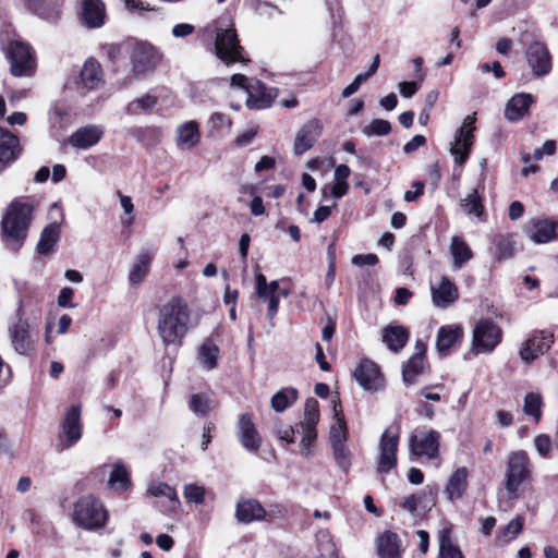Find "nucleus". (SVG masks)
Segmentation results:
<instances>
[{"label":"nucleus","mask_w":558,"mask_h":558,"mask_svg":"<svg viewBox=\"0 0 558 558\" xmlns=\"http://www.w3.org/2000/svg\"><path fill=\"white\" fill-rule=\"evenodd\" d=\"M439 558H464L456 542L451 525H445L437 534Z\"/></svg>","instance_id":"5701e85b"},{"label":"nucleus","mask_w":558,"mask_h":558,"mask_svg":"<svg viewBox=\"0 0 558 558\" xmlns=\"http://www.w3.org/2000/svg\"><path fill=\"white\" fill-rule=\"evenodd\" d=\"M216 56L226 64L234 62L246 63L248 59L243 56V47L240 45L234 27L218 28L215 39Z\"/></svg>","instance_id":"39448f33"},{"label":"nucleus","mask_w":558,"mask_h":558,"mask_svg":"<svg viewBox=\"0 0 558 558\" xmlns=\"http://www.w3.org/2000/svg\"><path fill=\"white\" fill-rule=\"evenodd\" d=\"M533 465L530 457L524 450L511 451L507 458L505 472V488L514 496L519 487L531 478Z\"/></svg>","instance_id":"20e7f679"},{"label":"nucleus","mask_w":558,"mask_h":558,"mask_svg":"<svg viewBox=\"0 0 558 558\" xmlns=\"http://www.w3.org/2000/svg\"><path fill=\"white\" fill-rule=\"evenodd\" d=\"M147 494L153 497H165L171 501L179 502L177 490L163 482H151L147 486Z\"/></svg>","instance_id":"49530a36"},{"label":"nucleus","mask_w":558,"mask_h":558,"mask_svg":"<svg viewBox=\"0 0 558 558\" xmlns=\"http://www.w3.org/2000/svg\"><path fill=\"white\" fill-rule=\"evenodd\" d=\"M534 102V98L529 93H518L513 95L505 108V118L510 122L521 120L529 113V109Z\"/></svg>","instance_id":"412c9836"},{"label":"nucleus","mask_w":558,"mask_h":558,"mask_svg":"<svg viewBox=\"0 0 558 558\" xmlns=\"http://www.w3.org/2000/svg\"><path fill=\"white\" fill-rule=\"evenodd\" d=\"M238 429V436L242 446L248 451H257L262 445V438L248 414L240 416Z\"/></svg>","instance_id":"a211bd4d"},{"label":"nucleus","mask_w":558,"mask_h":558,"mask_svg":"<svg viewBox=\"0 0 558 558\" xmlns=\"http://www.w3.org/2000/svg\"><path fill=\"white\" fill-rule=\"evenodd\" d=\"M319 421V408L315 398H308L304 405V417L300 423L301 428L316 429Z\"/></svg>","instance_id":"c03bdc74"},{"label":"nucleus","mask_w":558,"mask_h":558,"mask_svg":"<svg viewBox=\"0 0 558 558\" xmlns=\"http://www.w3.org/2000/svg\"><path fill=\"white\" fill-rule=\"evenodd\" d=\"M335 413V423L330 426L329 429V439L331 446L345 444L348 438V429L343 415L341 414V409H338V404L333 405Z\"/></svg>","instance_id":"e433bc0d"},{"label":"nucleus","mask_w":558,"mask_h":558,"mask_svg":"<svg viewBox=\"0 0 558 558\" xmlns=\"http://www.w3.org/2000/svg\"><path fill=\"white\" fill-rule=\"evenodd\" d=\"M523 529V519L521 517H515L512 519L502 530L501 537L505 543H508L514 539Z\"/></svg>","instance_id":"864d4df0"},{"label":"nucleus","mask_w":558,"mask_h":558,"mask_svg":"<svg viewBox=\"0 0 558 558\" xmlns=\"http://www.w3.org/2000/svg\"><path fill=\"white\" fill-rule=\"evenodd\" d=\"M333 458L338 466L347 472L351 466V452L345 444L333 445Z\"/></svg>","instance_id":"3c124183"},{"label":"nucleus","mask_w":558,"mask_h":558,"mask_svg":"<svg viewBox=\"0 0 558 558\" xmlns=\"http://www.w3.org/2000/svg\"><path fill=\"white\" fill-rule=\"evenodd\" d=\"M276 435L279 439L284 440L289 444L294 442V429L290 425H279L276 429Z\"/></svg>","instance_id":"69168bd1"},{"label":"nucleus","mask_w":558,"mask_h":558,"mask_svg":"<svg viewBox=\"0 0 558 558\" xmlns=\"http://www.w3.org/2000/svg\"><path fill=\"white\" fill-rule=\"evenodd\" d=\"M184 498L197 505H201L205 500V488L197 484H187L183 488Z\"/></svg>","instance_id":"5fc2aeb1"},{"label":"nucleus","mask_w":558,"mask_h":558,"mask_svg":"<svg viewBox=\"0 0 558 558\" xmlns=\"http://www.w3.org/2000/svg\"><path fill=\"white\" fill-rule=\"evenodd\" d=\"M191 322V312L186 302L178 296L171 298L158 314V335L165 345L178 347L186 336Z\"/></svg>","instance_id":"f257e3e1"},{"label":"nucleus","mask_w":558,"mask_h":558,"mask_svg":"<svg viewBox=\"0 0 558 558\" xmlns=\"http://www.w3.org/2000/svg\"><path fill=\"white\" fill-rule=\"evenodd\" d=\"M449 252L452 257V268L460 269L473 258V252L462 236L454 235L451 239Z\"/></svg>","instance_id":"c756f323"},{"label":"nucleus","mask_w":558,"mask_h":558,"mask_svg":"<svg viewBox=\"0 0 558 558\" xmlns=\"http://www.w3.org/2000/svg\"><path fill=\"white\" fill-rule=\"evenodd\" d=\"M421 501H422V495L413 494V495L407 496L403 499V501L401 502V507H402V509H404L405 511H408L414 515L416 513L417 507L421 504Z\"/></svg>","instance_id":"bf43d9fd"},{"label":"nucleus","mask_w":558,"mask_h":558,"mask_svg":"<svg viewBox=\"0 0 558 558\" xmlns=\"http://www.w3.org/2000/svg\"><path fill=\"white\" fill-rule=\"evenodd\" d=\"M400 541L396 533L385 532L377 542V550L380 558H401Z\"/></svg>","instance_id":"2f4dec72"},{"label":"nucleus","mask_w":558,"mask_h":558,"mask_svg":"<svg viewBox=\"0 0 558 558\" xmlns=\"http://www.w3.org/2000/svg\"><path fill=\"white\" fill-rule=\"evenodd\" d=\"M215 407V401L204 392L193 393L189 398V409L197 416H207Z\"/></svg>","instance_id":"c9c22d12"},{"label":"nucleus","mask_w":558,"mask_h":558,"mask_svg":"<svg viewBox=\"0 0 558 558\" xmlns=\"http://www.w3.org/2000/svg\"><path fill=\"white\" fill-rule=\"evenodd\" d=\"M424 360L418 356H411L408 363L403 366L402 377L407 385L415 383L416 377L423 372Z\"/></svg>","instance_id":"a18cd8bd"},{"label":"nucleus","mask_w":558,"mask_h":558,"mask_svg":"<svg viewBox=\"0 0 558 558\" xmlns=\"http://www.w3.org/2000/svg\"><path fill=\"white\" fill-rule=\"evenodd\" d=\"M194 32V26L187 23H180L173 26L172 35L177 38L190 36Z\"/></svg>","instance_id":"774afa93"},{"label":"nucleus","mask_w":558,"mask_h":558,"mask_svg":"<svg viewBox=\"0 0 558 558\" xmlns=\"http://www.w3.org/2000/svg\"><path fill=\"white\" fill-rule=\"evenodd\" d=\"M463 329L459 325H448L439 328L437 333L436 347L439 353L446 355L449 350L461 341Z\"/></svg>","instance_id":"bb28decb"},{"label":"nucleus","mask_w":558,"mask_h":558,"mask_svg":"<svg viewBox=\"0 0 558 558\" xmlns=\"http://www.w3.org/2000/svg\"><path fill=\"white\" fill-rule=\"evenodd\" d=\"M211 131L219 136H223L230 133L232 128V121L230 117L221 112H215L209 119Z\"/></svg>","instance_id":"de8ad7c7"},{"label":"nucleus","mask_w":558,"mask_h":558,"mask_svg":"<svg viewBox=\"0 0 558 558\" xmlns=\"http://www.w3.org/2000/svg\"><path fill=\"white\" fill-rule=\"evenodd\" d=\"M534 446L538 454L546 458L551 450V439L547 434L537 435L534 438Z\"/></svg>","instance_id":"4d7b16f0"},{"label":"nucleus","mask_w":558,"mask_h":558,"mask_svg":"<svg viewBox=\"0 0 558 558\" xmlns=\"http://www.w3.org/2000/svg\"><path fill=\"white\" fill-rule=\"evenodd\" d=\"M201 142V131L195 121H186L175 129L174 143L182 151L193 150Z\"/></svg>","instance_id":"dca6fc26"},{"label":"nucleus","mask_w":558,"mask_h":558,"mask_svg":"<svg viewBox=\"0 0 558 558\" xmlns=\"http://www.w3.org/2000/svg\"><path fill=\"white\" fill-rule=\"evenodd\" d=\"M156 104H157V98L153 95L147 94V95L132 101L129 105L128 110L131 113L136 114V113H140L141 111H146V110L151 109Z\"/></svg>","instance_id":"603ef678"},{"label":"nucleus","mask_w":558,"mask_h":558,"mask_svg":"<svg viewBox=\"0 0 558 558\" xmlns=\"http://www.w3.org/2000/svg\"><path fill=\"white\" fill-rule=\"evenodd\" d=\"M352 264L359 267L362 266H374L378 263V257L375 254H357L351 259Z\"/></svg>","instance_id":"052dcab7"},{"label":"nucleus","mask_w":558,"mask_h":558,"mask_svg":"<svg viewBox=\"0 0 558 558\" xmlns=\"http://www.w3.org/2000/svg\"><path fill=\"white\" fill-rule=\"evenodd\" d=\"M556 151V142L554 140H547L542 147L535 149L534 159L541 160L545 155L553 156Z\"/></svg>","instance_id":"680f3d73"},{"label":"nucleus","mask_w":558,"mask_h":558,"mask_svg":"<svg viewBox=\"0 0 558 558\" xmlns=\"http://www.w3.org/2000/svg\"><path fill=\"white\" fill-rule=\"evenodd\" d=\"M62 432L66 439V447L76 444L82 437L81 405H72L65 413L62 422Z\"/></svg>","instance_id":"aec40b11"},{"label":"nucleus","mask_w":558,"mask_h":558,"mask_svg":"<svg viewBox=\"0 0 558 558\" xmlns=\"http://www.w3.org/2000/svg\"><path fill=\"white\" fill-rule=\"evenodd\" d=\"M33 206L20 199L13 201L5 209L1 231L4 241L12 250H19L27 235Z\"/></svg>","instance_id":"f03ea898"},{"label":"nucleus","mask_w":558,"mask_h":558,"mask_svg":"<svg viewBox=\"0 0 558 558\" xmlns=\"http://www.w3.org/2000/svg\"><path fill=\"white\" fill-rule=\"evenodd\" d=\"M461 207L464 214L481 217L484 213V206L478 193V187L474 189L470 194L461 201Z\"/></svg>","instance_id":"37998d69"},{"label":"nucleus","mask_w":558,"mask_h":558,"mask_svg":"<svg viewBox=\"0 0 558 558\" xmlns=\"http://www.w3.org/2000/svg\"><path fill=\"white\" fill-rule=\"evenodd\" d=\"M151 259L153 255L147 250H143L138 253L129 274V280L132 284H138L143 281L148 272Z\"/></svg>","instance_id":"72a5a7b5"},{"label":"nucleus","mask_w":558,"mask_h":558,"mask_svg":"<svg viewBox=\"0 0 558 558\" xmlns=\"http://www.w3.org/2000/svg\"><path fill=\"white\" fill-rule=\"evenodd\" d=\"M412 187L414 189L413 191L412 190H409L404 193V201L405 202H415L421 195H423V191H424V183L421 182V181H414L412 183Z\"/></svg>","instance_id":"e2e57ef3"},{"label":"nucleus","mask_w":558,"mask_h":558,"mask_svg":"<svg viewBox=\"0 0 558 558\" xmlns=\"http://www.w3.org/2000/svg\"><path fill=\"white\" fill-rule=\"evenodd\" d=\"M118 196H119L121 207H122L124 214L126 216H129L128 219L125 220V225L130 226L134 221V217L132 216L133 210H134V205H133L132 198L130 196L121 194L120 192H118Z\"/></svg>","instance_id":"13d9d810"},{"label":"nucleus","mask_w":558,"mask_h":558,"mask_svg":"<svg viewBox=\"0 0 558 558\" xmlns=\"http://www.w3.org/2000/svg\"><path fill=\"white\" fill-rule=\"evenodd\" d=\"M157 59V51L151 45L146 43L137 44L132 53V70L134 74L141 75L153 70Z\"/></svg>","instance_id":"4468645a"},{"label":"nucleus","mask_w":558,"mask_h":558,"mask_svg":"<svg viewBox=\"0 0 558 558\" xmlns=\"http://www.w3.org/2000/svg\"><path fill=\"white\" fill-rule=\"evenodd\" d=\"M399 446V432L386 429L379 439L378 453L376 457V471L388 473L397 466V454Z\"/></svg>","instance_id":"6e6552de"},{"label":"nucleus","mask_w":558,"mask_h":558,"mask_svg":"<svg viewBox=\"0 0 558 558\" xmlns=\"http://www.w3.org/2000/svg\"><path fill=\"white\" fill-rule=\"evenodd\" d=\"M409 339V331L407 328L398 325H389L383 330V341L387 347L393 351H400Z\"/></svg>","instance_id":"7c9ffc66"},{"label":"nucleus","mask_w":558,"mask_h":558,"mask_svg":"<svg viewBox=\"0 0 558 558\" xmlns=\"http://www.w3.org/2000/svg\"><path fill=\"white\" fill-rule=\"evenodd\" d=\"M17 148V137L0 126V162L12 161L16 156Z\"/></svg>","instance_id":"f704fd0d"},{"label":"nucleus","mask_w":558,"mask_h":558,"mask_svg":"<svg viewBox=\"0 0 558 558\" xmlns=\"http://www.w3.org/2000/svg\"><path fill=\"white\" fill-rule=\"evenodd\" d=\"M73 294L74 292L71 288H63L58 295V305L61 307H74V305L71 303Z\"/></svg>","instance_id":"0e129e2a"},{"label":"nucleus","mask_w":558,"mask_h":558,"mask_svg":"<svg viewBox=\"0 0 558 558\" xmlns=\"http://www.w3.org/2000/svg\"><path fill=\"white\" fill-rule=\"evenodd\" d=\"M322 124L319 120L312 119L307 121L298 132L293 150L295 155H302L314 145L315 141L320 135Z\"/></svg>","instance_id":"f3484780"},{"label":"nucleus","mask_w":558,"mask_h":558,"mask_svg":"<svg viewBox=\"0 0 558 558\" xmlns=\"http://www.w3.org/2000/svg\"><path fill=\"white\" fill-rule=\"evenodd\" d=\"M82 20L90 28L100 27L105 22V5L100 0H83Z\"/></svg>","instance_id":"c85d7f7f"},{"label":"nucleus","mask_w":558,"mask_h":558,"mask_svg":"<svg viewBox=\"0 0 558 558\" xmlns=\"http://www.w3.org/2000/svg\"><path fill=\"white\" fill-rule=\"evenodd\" d=\"M60 225L57 222H52L47 226L43 232L40 240L37 244V251L39 254H47L53 250V246L60 239Z\"/></svg>","instance_id":"4c0bfd02"},{"label":"nucleus","mask_w":558,"mask_h":558,"mask_svg":"<svg viewBox=\"0 0 558 558\" xmlns=\"http://www.w3.org/2000/svg\"><path fill=\"white\" fill-rule=\"evenodd\" d=\"M475 117L468 116L460 129L457 131L454 141L450 147V153L454 158L456 163L463 165L473 145V132L475 131Z\"/></svg>","instance_id":"1a4fd4ad"},{"label":"nucleus","mask_w":558,"mask_h":558,"mask_svg":"<svg viewBox=\"0 0 558 558\" xmlns=\"http://www.w3.org/2000/svg\"><path fill=\"white\" fill-rule=\"evenodd\" d=\"M131 484L130 474L121 462L113 464L112 471L109 475L108 485L117 492L128 489Z\"/></svg>","instance_id":"ea45409f"},{"label":"nucleus","mask_w":558,"mask_h":558,"mask_svg":"<svg viewBox=\"0 0 558 558\" xmlns=\"http://www.w3.org/2000/svg\"><path fill=\"white\" fill-rule=\"evenodd\" d=\"M303 437L300 442L301 452L303 456L308 457L313 451V446L317 437L316 429L302 428Z\"/></svg>","instance_id":"6e6d98bb"},{"label":"nucleus","mask_w":558,"mask_h":558,"mask_svg":"<svg viewBox=\"0 0 558 558\" xmlns=\"http://www.w3.org/2000/svg\"><path fill=\"white\" fill-rule=\"evenodd\" d=\"M430 292L434 305L440 308L450 306L459 298L458 288L447 276H442L438 283L432 284Z\"/></svg>","instance_id":"2eb2a0df"},{"label":"nucleus","mask_w":558,"mask_h":558,"mask_svg":"<svg viewBox=\"0 0 558 558\" xmlns=\"http://www.w3.org/2000/svg\"><path fill=\"white\" fill-rule=\"evenodd\" d=\"M354 377L359 385L368 391H377L384 387V376L378 366L369 361L363 360L354 371Z\"/></svg>","instance_id":"ddd939ff"},{"label":"nucleus","mask_w":558,"mask_h":558,"mask_svg":"<svg viewBox=\"0 0 558 558\" xmlns=\"http://www.w3.org/2000/svg\"><path fill=\"white\" fill-rule=\"evenodd\" d=\"M468 470L465 468L457 469L450 476L446 493L450 500L459 499L468 486Z\"/></svg>","instance_id":"473e14b6"},{"label":"nucleus","mask_w":558,"mask_h":558,"mask_svg":"<svg viewBox=\"0 0 558 558\" xmlns=\"http://www.w3.org/2000/svg\"><path fill=\"white\" fill-rule=\"evenodd\" d=\"M266 517V510L255 499H242L236 504L235 518L239 522L251 523L263 520Z\"/></svg>","instance_id":"a878e982"},{"label":"nucleus","mask_w":558,"mask_h":558,"mask_svg":"<svg viewBox=\"0 0 558 558\" xmlns=\"http://www.w3.org/2000/svg\"><path fill=\"white\" fill-rule=\"evenodd\" d=\"M9 335L12 347L17 353L27 354L33 349L27 323L19 320L9 328Z\"/></svg>","instance_id":"393cba45"},{"label":"nucleus","mask_w":558,"mask_h":558,"mask_svg":"<svg viewBox=\"0 0 558 558\" xmlns=\"http://www.w3.org/2000/svg\"><path fill=\"white\" fill-rule=\"evenodd\" d=\"M10 71L14 76H28L35 70V59L28 45L20 40L10 41L5 49Z\"/></svg>","instance_id":"0eeeda50"},{"label":"nucleus","mask_w":558,"mask_h":558,"mask_svg":"<svg viewBox=\"0 0 558 558\" xmlns=\"http://www.w3.org/2000/svg\"><path fill=\"white\" fill-rule=\"evenodd\" d=\"M81 82L85 88L90 90L98 88L102 84V69L96 59L89 58L85 61L81 70Z\"/></svg>","instance_id":"cd10ccee"},{"label":"nucleus","mask_w":558,"mask_h":558,"mask_svg":"<svg viewBox=\"0 0 558 558\" xmlns=\"http://www.w3.org/2000/svg\"><path fill=\"white\" fill-rule=\"evenodd\" d=\"M525 232L534 243L543 244L556 238V225L548 219L531 220L525 227Z\"/></svg>","instance_id":"4be33fe9"},{"label":"nucleus","mask_w":558,"mask_h":558,"mask_svg":"<svg viewBox=\"0 0 558 558\" xmlns=\"http://www.w3.org/2000/svg\"><path fill=\"white\" fill-rule=\"evenodd\" d=\"M298 390L291 387L283 388L276 392L270 400L271 408L276 412H282L298 400Z\"/></svg>","instance_id":"a19ab883"},{"label":"nucleus","mask_w":558,"mask_h":558,"mask_svg":"<svg viewBox=\"0 0 558 558\" xmlns=\"http://www.w3.org/2000/svg\"><path fill=\"white\" fill-rule=\"evenodd\" d=\"M543 400L539 393L529 392L524 398L523 412L538 421L542 415Z\"/></svg>","instance_id":"09e8293b"},{"label":"nucleus","mask_w":558,"mask_h":558,"mask_svg":"<svg viewBox=\"0 0 558 558\" xmlns=\"http://www.w3.org/2000/svg\"><path fill=\"white\" fill-rule=\"evenodd\" d=\"M104 131L100 126L97 125H86L78 130H76L69 138V143L71 146L78 149H87L94 145H96L101 136Z\"/></svg>","instance_id":"b1692460"},{"label":"nucleus","mask_w":558,"mask_h":558,"mask_svg":"<svg viewBox=\"0 0 558 558\" xmlns=\"http://www.w3.org/2000/svg\"><path fill=\"white\" fill-rule=\"evenodd\" d=\"M72 520L84 530L95 531L105 526L108 520V512L98 498L93 495H86L75 501Z\"/></svg>","instance_id":"7ed1b4c3"},{"label":"nucleus","mask_w":558,"mask_h":558,"mask_svg":"<svg viewBox=\"0 0 558 558\" xmlns=\"http://www.w3.org/2000/svg\"><path fill=\"white\" fill-rule=\"evenodd\" d=\"M440 434L435 429H423L410 437V451L414 456L436 459L439 456Z\"/></svg>","instance_id":"9d476101"},{"label":"nucleus","mask_w":558,"mask_h":558,"mask_svg":"<svg viewBox=\"0 0 558 558\" xmlns=\"http://www.w3.org/2000/svg\"><path fill=\"white\" fill-rule=\"evenodd\" d=\"M500 327L489 319H481L473 329L472 348L474 354L490 353L501 341Z\"/></svg>","instance_id":"423d86ee"},{"label":"nucleus","mask_w":558,"mask_h":558,"mask_svg":"<svg viewBox=\"0 0 558 558\" xmlns=\"http://www.w3.org/2000/svg\"><path fill=\"white\" fill-rule=\"evenodd\" d=\"M526 61L536 77L548 75L553 68L551 56L544 43L534 41L525 52Z\"/></svg>","instance_id":"9b49d317"},{"label":"nucleus","mask_w":558,"mask_h":558,"mask_svg":"<svg viewBox=\"0 0 558 558\" xmlns=\"http://www.w3.org/2000/svg\"><path fill=\"white\" fill-rule=\"evenodd\" d=\"M496 245L495 257L497 260L512 258L515 254V241L512 235H497L494 239Z\"/></svg>","instance_id":"79ce46f5"},{"label":"nucleus","mask_w":558,"mask_h":558,"mask_svg":"<svg viewBox=\"0 0 558 558\" xmlns=\"http://www.w3.org/2000/svg\"><path fill=\"white\" fill-rule=\"evenodd\" d=\"M276 93L272 88H268L260 82L251 84V88H247L246 106L250 109H265L271 106Z\"/></svg>","instance_id":"6ab92c4d"},{"label":"nucleus","mask_w":558,"mask_h":558,"mask_svg":"<svg viewBox=\"0 0 558 558\" xmlns=\"http://www.w3.org/2000/svg\"><path fill=\"white\" fill-rule=\"evenodd\" d=\"M553 343V333L546 331H537L522 343L519 352L520 357L524 363L531 364L539 355H543L545 352H547Z\"/></svg>","instance_id":"f8f14e48"},{"label":"nucleus","mask_w":558,"mask_h":558,"mask_svg":"<svg viewBox=\"0 0 558 558\" xmlns=\"http://www.w3.org/2000/svg\"><path fill=\"white\" fill-rule=\"evenodd\" d=\"M400 94L405 97H412L420 88V84L416 82H402L399 84Z\"/></svg>","instance_id":"338daca9"},{"label":"nucleus","mask_w":558,"mask_h":558,"mask_svg":"<svg viewBox=\"0 0 558 558\" xmlns=\"http://www.w3.org/2000/svg\"><path fill=\"white\" fill-rule=\"evenodd\" d=\"M198 357L205 369L215 368L219 357L218 345L211 339H206L198 349Z\"/></svg>","instance_id":"58836bf2"},{"label":"nucleus","mask_w":558,"mask_h":558,"mask_svg":"<svg viewBox=\"0 0 558 558\" xmlns=\"http://www.w3.org/2000/svg\"><path fill=\"white\" fill-rule=\"evenodd\" d=\"M391 131V124L389 121L384 119H374L369 124L363 128V134L371 136H385Z\"/></svg>","instance_id":"8fccbe9b"}]
</instances>
